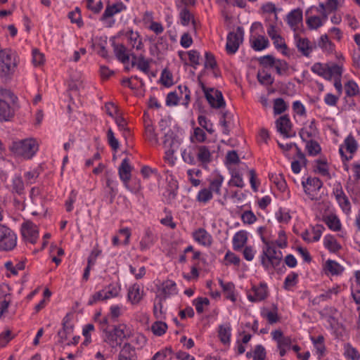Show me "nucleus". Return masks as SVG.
I'll use <instances>...</instances> for the list:
<instances>
[{"mask_svg":"<svg viewBox=\"0 0 360 360\" xmlns=\"http://www.w3.org/2000/svg\"><path fill=\"white\" fill-rule=\"evenodd\" d=\"M134 329L132 326L124 323L119 324L114 328L105 333L104 340L111 347L120 346L124 340H129Z\"/></svg>","mask_w":360,"mask_h":360,"instance_id":"obj_1","label":"nucleus"},{"mask_svg":"<svg viewBox=\"0 0 360 360\" xmlns=\"http://www.w3.org/2000/svg\"><path fill=\"white\" fill-rule=\"evenodd\" d=\"M262 266L268 271H272L278 268L282 260V253L278 251L269 243L265 242L260 255Z\"/></svg>","mask_w":360,"mask_h":360,"instance_id":"obj_2","label":"nucleus"},{"mask_svg":"<svg viewBox=\"0 0 360 360\" xmlns=\"http://www.w3.org/2000/svg\"><path fill=\"white\" fill-rule=\"evenodd\" d=\"M250 44L256 51H262L270 46L266 37L264 34V27L259 22H255L250 27Z\"/></svg>","mask_w":360,"mask_h":360,"instance_id":"obj_3","label":"nucleus"},{"mask_svg":"<svg viewBox=\"0 0 360 360\" xmlns=\"http://www.w3.org/2000/svg\"><path fill=\"white\" fill-rule=\"evenodd\" d=\"M17 66L16 53L10 49L0 50V77L7 79Z\"/></svg>","mask_w":360,"mask_h":360,"instance_id":"obj_4","label":"nucleus"},{"mask_svg":"<svg viewBox=\"0 0 360 360\" xmlns=\"http://www.w3.org/2000/svg\"><path fill=\"white\" fill-rule=\"evenodd\" d=\"M281 24V22H280ZM266 32L271 38L275 49L284 56L290 54L289 49L284 38L281 34V27L278 22H271L266 24Z\"/></svg>","mask_w":360,"mask_h":360,"instance_id":"obj_5","label":"nucleus"},{"mask_svg":"<svg viewBox=\"0 0 360 360\" xmlns=\"http://www.w3.org/2000/svg\"><path fill=\"white\" fill-rule=\"evenodd\" d=\"M311 71L325 79L331 80L333 78H340L342 74V66L336 64L328 65L316 63L311 67Z\"/></svg>","mask_w":360,"mask_h":360,"instance_id":"obj_6","label":"nucleus"},{"mask_svg":"<svg viewBox=\"0 0 360 360\" xmlns=\"http://www.w3.org/2000/svg\"><path fill=\"white\" fill-rule=\"evenodd\" d=\"M121 291V285L119 282H115L109 284L93 294L88 301L89 305H93L99 301H105L109 299L116 297L119 295Z\"/></svg>","mask_w":360,"mask_h":360,"instance_id":"obj_7","label":"nucleus"},{"mask_svg":"<svg viewBox=\"0 0 360 360\" xmlns=\"http://www.w3.org/2000/svg\"><path fill=\"white\" fill-rule=\"evenodd\" d=\"M180 145L179 141L173 136V133L169 130L165 136L163 147L165 148V160L170 165L175 164L176 158L174 155Z\"/></svg>","mask_w":360,"mask_h":360,"instance_id":"obj_8","label":"nucleus"},{"mask_svg":"<svg viewBox=\"0 0 360 360\" xmlns=\"http://www.w3.org/2000/svg\"><path fill=\"white\" fill-rule=\"evenodd\" d=\"M302 185L305 195L309 200H314L319 198V194L323 184L321 181L314 176L302 178Z\"/></svg>","mask_w":360,"mask_h":360,"instance_id":"obj_9","label":"nucleus"},{"mask_svg":"<svg viewBox=\"0 0 360 360\" xmlns=\"http://www.w3.org/2000/svg\"><path fill=\"white\" fill-rule=\"evenodd\" d=\"M127 9L126 6L121 1H117L112 4H108L104 13L101 17V21L106 27H111L115 23L113 16Z\"/></svg>","mask_w":360,"mask_h":360,"instance_id":"obj_10","label":"nucleus"},{"mask_svg":"<svg viewBox=\"0 0 360 360\" xmlns=\"http://www.w3.org/2000/svg\"><path fill=\"white\" fill-rule=\"evenodd\" d=\"M359 144L355 138L352 135H348L340 146L339 153L341 157L349 161L352 159L354 154L356 152Z\"/></svg>","mask_w":360,"mask_h":360,"instance_id":"obj_11","label":"nucleus"},{"mask_svg":"<svg viewBox=\"0 0 360 360\" xmlns=\"http://www.w3.org/2000/svg\"><path fill=\"white\" fill-rule=\"evenodd\" d=\"M243 31L240 27L229 33L226 44V51L228 54L233 55L237 52L240 45L243 41Z\"/></svg>","mask_w":360,"mask_h":360,"instance_id":"obj_12","label":"nucleus"},{"mask_svg":"<svg viewBox=\"0 0 360 360\" xmlns=\"http://www.w3.org/2000/svg\"><path fill=\"white\" fill-rule=\"evenodd\" d=\"M216 149L214 146H198L195 147V155L197 162H199L203 167H207L208 164L213 161Z\"/></svg>","mask_w":360,"mask_h":360,"instance_id":"obj_13","label":"nucleus"},{"mask_svg":"<svg viewBox=\"0 0 360 360\" xmlns=\"http://www.w3.org/2000/svg\"><path fill=\"white\" fill-rule=\"evenodd\" d=\"M269 295L268 286L265 283L254 284L247 292V297L250 302H259L267 298Z\"/></svg>","mask_w":360,"mask_h":360,"instance_id":"obj_14","label":"nucleus"},{"mask_svg":"<svg viewBox=\"0 0 360 360\" xmlns=\"http://www.w3.org/2000/svg\"><path fill=\"white\" fill-rule=\"evenodd\" d=\"M15 245V233L7 226L0 224V250H11Z\"/></svg>","mask_w":360,"mask_h":360,"instance_id":"obj_15","label":"nucleus"},{"mask_svg":"<svg viewBox=\"0 0 360 360\" xmlns=\"http://www.w3.org/2000/svg\"><path fill=\"white\" fill-rule=\"evenodd\" d=\"M206 99L210 105L214 108H220L225 105L222 94L214 88L202 87Z\"/></svg>","mask_w":360,"mask_h":360,"instance_id":"obj_16","label":"nucleus"},{"mask_svg":"<svg viewBox=\"0 0 360 360\" xmlns=\"http://www.w3.org/2000/svg\"><path fill=\"white\" fill-rule=\"evenodd\" d=\"M217 337L221 343L226 347H229L232 338V326L231 323L226 321L220 323L217 326Z\"/></svg>","mask_w":360,"mask_h":360,"instance_id":"obj_17","label":"nucleus"},{"mask_svg":"<svg viewBox=\"0 0 360 360\" xmlns=\"http://www.w3.org/2000/svg\"><path fill=\"white\" fill-rule=\"evenodd\" d=\"M178 56L185 65H191L196 68L200 65V55L196 50L179 51Z\"/></svg>","mask_w":360,"mask_h":360,"instance_id":"obj_18","label":"nucleus"},{"mask_svg":"<svg viewBox=\"0 0 360 360\" xmlns=\"http://www.w3.org/2000/svg\"><path fill=\"white\" fill-rule=\"evenodd\" d=\"M158 294L162 299H167L178 294V288L174 281L166 280L158 288Z\"/></svg>","mask_w":360,"mask_h":360,"instance_id":"obj_19","label":"nucleus"},{"mask_svg":"<svg viewBox=\"0 0 360 360\" xmlns=\"http://www.w3.org/2000/svg\"><path fill=\"white\" fill-rule=\"evenodd\" d=\"M193 239L198 245L209 248L213 243L212 235L204 228H198L192 233Z\"/></svg>","mask_w":360,"mask_h":360,"instance_id":"obj_20","label":"nucleus"},{"mask_svg":"<svg viewBox=\"0 0 360 360\" xmlns=\"http://www.w3.org/2000/svg\"><path fill=\"white\" fill-rule=\"evenodd\" d=\"M333 194L342 212L347 215L349 214L351 212V204L340 185H337L334 188Z\"/></svg>","mask_w":360,"mask_h":360,"instance_id":"obj_21","label":"nucleus"},{"mask_svg":"<svg viewBox=\"0 0 360 360\" xmlns=\"http://www.w3.org/2000/svg\"><path fill=\"white\" fill-rule=\"evenodd\" d=\"M323 231L324 227L322 225L317 224L303 231L301 237L307 243L317 242L320 240Z\"/></svg>","mask_w":360,"mask_h":360,"instance_id":"obj_22","label":"nucleus"},{"mask_svg":"<svg viewBox=\"0 0 360 360\" xmlns=\"http://www.w3.org/2000/svg\"><path fill=\"white\" fill-rule=\"evenodd\" d=\"M144 295L143 287L138 283L130 285L127 290V300L131 304H139Z\"/></svg>","mask_w":360,"mask_h":360,"instance_id":"obj_23","label":"nucleus"},{"mask_svg":"<svg viewBox=\"0 0 360 360\" xmlns=\"http://www.w3.org/2000/svg\"><path fill=\"white\" fill-rule=\"evenodd\" d=\"M277 131L284 138L290 137L293 135L291 129V122L289 117L286 115L281 116L276 122Z\"/></svg>","mask_w":360,"mask_h":360,"instance_id":"obj_24","label":"nucleus"},{"mask_svg":"<svg viewBox=\"0 0 360 360\" xmlns=\"http://www.w3.org/2000/svg\"><path fill=\"white\" fill-rule=\"evenodd\" d=\"M323 221L332 231L338 232L342 230V223L338 216L333 212L323 215Z\"/></svg>","mask_w":360,"mask_h":360,"instance_id":"obj_25","label":"nucleus"},{"mask_svg":"<svg viewBox=\"0 0 360 360\" xmlns=\"http://www.w3.org/2000/svg\"><path fill=\"white\" fill-rule=\"evenodd\" d=\"M241 168H231L229 170L231 175L230 179L227 182L229 187H237L242 188L245 186V182L243 179V173Z\"/></svg>","mask_w":360,"mask_h":360,"instance_id":"obj_26","label":"nucleus"},{"mask_svg":"<svg viewBox=\"0 0 360 360\" xmlns=\"http://www.w3.org/2000/svg\"><path fill=\"white\" fill-rule=\"evenodd\" d=\"M302 11L300 8L291 11L286 17L287 23L294 31L298 30L302 24Z\"/></svg>","mask_w":360,"mask_h":360,"instance_id":"obj_27","label":"nucleus"},{"mask_svg":"<svg viewBox=\"0 0 360 360\" xmlns=\"http://www.w3.org/2000/svg\"><path fill=\"white\" fill-rule=\"evenodd\" d=\"M147 339L146 336L136 330H134L129 340L124 345H129L131 348L136 349H142L146 344Z\"/></svg>","mask_w":360,"mask_h":360,"instance_id":"obj_28","label":"nucleus"},{"mask_svg":"<svg viewBox=\"0 0 360 360\" xmlns=\"http://www.w3.org/2000/svg\"><path fill=\"white\" fill-rule=\"evenodd\" d=\"M39 144L34 138L24 139V160L31 159L39 150Z\"/></svg>","mask_w":360,"mask_h":360,"instance_id":"obj_29","label":"nucleus"},{"mask_svg":"<svg viewBox=\"0 0 360 360\" xmlns=\"http://www.w3.org/2000/svg\"><path fill=\"white\" fill-rule=\"evenodd\" d=\"M249 233L245 230L237 231L233 236L232 244L233 250H241L248 242Z\"/></svg>","mask_w":360,"mask_h":360,"instance_id":"obj_30","label":"nucleus"},{"mask_svg":"<svg viewBox=\"0 0 360 360\" xmlns=\"http://www.w3.org/2000/svg\"><path fill=\"white\" fill-rule=\"evenodd\" d=\"M177 7L179 10V20L181 24L184 26H188L190 24H192L193 29L195 30L196 21L193 14L186 7H181L179 3H177Z\"/></svg>","mask_w":360,"mask_h":360,"instance_id":"obj_31","label":"nucleus"},{"mask_svg":"<svg viewBox=\"0 0 360 360\" xmlns=\"http://www.w3.org/2000/svg\"><path fill=\"white\" fill-rule=\"evenodd\" d=\"M224 181V177L219 172H214L210 176L209 188L212 192L220 195Z\"/></svg>","mask_w":360,"mask_h":360,"instance_id":"obj_32","label":"nucleus"},{"mask_svg":"<svg viewBox=\"0 0 360 360\" xmlns=\"http://www.w3.org/2000/svg\"><path fill=\"white\" fill-rule=\"evenodd\" d=\"M323 247L330 253H335L342 248V245L338 242L334 236L326 234L323 239Z\"/></svg>","mask_w":360,"mask_h":360,"instance_id":"obj_33","label":"nucleus"},{"mask_svg":"<svg viewBox=\"0 0 360 360\" xmlns=\"http://www.w3.org/2000/svg\"><path fill=\"white\" fill-rule=\"evenodd\" d=\"M323 270L327 274L338 276L344 271L345 268L336 261L328 259L323 264Z\"/></svg>","mask_w":360,"mask_h":360,"instance_id":"obj_34","label":"nucleus"},{"mask_svg":"<svg viewBox=\"0 0 360 360\" xmlns=\"http://www.w3.org/2000/svg\"><path fill=\"white\" fill-rule=\"evenodd\" d=\"M39 237V231L35 225L30 221L24 223V238L31 243H34Z\"/></svg>","mask_w":360,"mask_h":360,"instance_id":"obj_35","label":"nucleus"},{"mask_svg":"<svg viewBox=\"0 0 360 360\" xmlns=\"http://www.w3.org/2000/svg\"><path fill=\"white\" fill-rule=\"evenodd\" d=\"M225 164L228 170H230V167L236 168L237 166L238 168L241 169H245V165L240 162L238 154L234 150H231L227 153Z\"/></svg>","mask_w":360,"mask_h":360,"instance_id":"obj_36","label":"nucleus"},{"mask_svg":"<svg viewBox=\"0 0 360 360\" xmlns=\"http://www.w3.org/2000/svg\"><path fill=\"white\" fill-rule=\"evenodd\" d=\"M310 340L315 349L316 354L318 358H322L325 356L326 348L324 343V338L323 335H319L317 337L311 336Z\"/></svg>","mask_w":360,"mask_h":360,"instance_id":"obj_37","label":"nucleus"},{"mask_svg":"<svg viewBox=\"0 0 360 360\" xmlns=\"http://www.w3.org/2000/svg\"><path fill=\"white\" fill-rule=\"evenodd\" d=\"M327 20V15L323 14L322 16L310 15L307 18L306 23L309 29L316 30L323 26Z\"/></svg>","mask_w":360,"mask_h":360,"instance_id":"obj_38","label":"nucleus"},{"mask_svg":"<svg viewBox=\"0 0 360 360\" xmlns=\"http://www.w3.org/2000/svg\"><path fill=\"white\" fill-rule=\"evenodd\" d=\"M314 170L323 176L331 177L330 167L327 161L323 159H319L315 161Z\"/></svg>","mask_w":360,"mask_h":360,"instance_id":"obj_39","label":"nucleus"},{"mask_svg":"<svg viewBox=\"0 0 360 360\" xmlns=\"http://www.w3.org/2000/svg\"><path fill=\"white\" fill-rule=\"evenodd\" d=\"M118 360H137L134 348H131L129 345H123L118 355Z\"/></svg>","mask_w":360,"mask_h":360,"instance_id":"obj_40","label":"nucleus"},{"mask_svg":"<svg viewBox=\"0 0 360 360\" xmlns=\"http://www.w3.org/2000/svg\"><path fill=\"white\" fill-rule=\"evenodd\" d=\"M219 282L224 292L225 293L226 297L231 302H236L237 300V295L235 292L234 285L231 282L224 283L221 279H219Z\"/></svg>","mask_w":360,"mask_h":360,"instance_id":"obj_41","label":"nucleus"},{"mask_svg":"<svg viewBox=\"0 0 360 360\" xmlns=\"http://www.w3.org/2000/svg\"><path fill=\"white\" fill-rule=\"evenodd\" d=\"M181 157L185 162L192 165H195L197 163L195 147L188 146L182 150Z\"/></svg>","mask_w":360,"mask_h":360,"instance_id":"obj_42","label":"nucleus"},{"mask_svg":"<svg viewBox=\"0 0 360 360\" xmlns=\"http://www.w3.org/2000/svg\"><path fill=\"white\" fill-rule=\"evenodd\" d=\"M131 167L127 158L124 159L119 168V174L120 179L127 184L131 178Z\"/></svg>","mask_w":360,"mask_h":360,"instance_id":"obj_43","label":"nucleus"},{"mask_svg":"<svg viewBox=\"0 0 360 360\" xmlns=\"http://www.w3.org/2000/svg\"><path fill=\"white\" fill-rule=\"evenodd\" d=\"M134 66L144 73H148L150 71V60L143 56L135 57L133 60Z\"/></svg>","mask_w":360,"mask_h":360,"instance_id":"obj_44","label":"nucleus"},{"mask_svg":"<svg viewBox=\"0 0 360 360\" xmlns=\"http://www.w3.org/2000/svg\"><path fill=\"white\" fill-rule=\"evenodd\" d=\"M343 355L347 360H359L360 353L356 348L350 344H345L343 348Z\"/></svg>","mask_w":360,"mask_h":360,"instance_id":"obj_45","label":"nucleus"},{"mask_svg":"<svg viewBox=\"0 0 360 360\" xmlns=\"http://www.w3.org/2000/svg\"><path fill=\"white\" fill-rule=\"evenodd\" d=\"M13 115V110L6 101L0 98V121L8 120Z\"/></svg>","mask_w":360,"mask_h":360,"instance_id":"obj_46","label":"nucleus"},{"mask_svg":"<svg viewBox=\"0 0 360 360\" xmlns=\"http://www.w3.org/2000/svg\"><path fill=\"white\" fill-rule=\"evenodd\" d=\"M279 147L283 150L285 155L290 158L291 155L300 153L297 145L292 142L282 143L278 141Z\"/></svg>","mask_w":360,"mask_h":360,"instance_id":"obj_47","label":"nucleus"},{"mask_svg":"<svg viewBox=\"0 0 360 360\" xmlns=\"http://www.w3.org/2000/svg\"><path fill=\"white\" fill-rule=\"evenodd\" d=\"M295 42L297 49L305 56L311 52L309 41L306 38L298 37L295 35Z\"/></svg>","mask_w":360,"mask_h":360,"instance_id":"obj_48","label":"nucleus"},{"mask_svg":"<svg viewBox=\"0 0 360 360\" xmlns=\"http://www.w3.org/2000/svg\"><path fill=\"white\" fill-rule=\"evenodd\" d=\"M292 346V339L290 337L285 336L282 340H279L277 343V347L281 356L286 354L287 352Z\"/></svg>","mask_w":360,"mask_h":360,"instance_id":"obj_49","label":"nucleus"},{"mask_svg":"<svg viewBox=\"0 0 360 360\" xmlns=\"http://www.w3.org/2000/svg\"><path fill=\"white\" fill-rule=\"evenodd\" d=\"M276 220L281 224H288L291 219L292 216L290 214V210L286 208H280L275 214Z\"/></svg>","mask_w":360,"mask_h":360,"instance_id":"obj_50","label":"nucleus"},{"mask_svg":"<svg viewBox=\"0 0 360 360\" xmlns=\"http://www.w3.org/2000/svg\"><path fill=\"white\" fill-rule=\"evenodd\" d=\"M299 274L292 271L287 275L284 281V288L288 290H292L298 283Z\"/></svg>","mask_w":360,"mask_h":360,"instance_id":"obj_51","label":"nucleus"},{"mask_svg":"<svg viewBox=\"0 0 360 360\" xmlns=\"http://www.w3.org/2000/svg\"><path fill=\"white\" fill-rule=\"evenodd\" d=\"M114 51L117 58L122 63H127L129 60V55L127 49L122 44L115 45Z\"/></svg>","mask_w":360,"mask_h":360,"instance_id":"obj_52","label":"nucleus"},{"mask_svg":"<svg viewBox=\"0 0 360 360\" xmlns=\"http://www.w3.org/2000/svg\"><path fill=\"white\" fill-rule=\"evenodd\" d=\"M345 91L348 96H354L360 93L357 83L354 80H349L345 84Z\"/></svg>","mask_w":360,"mask_h":360,"instance_id":"obj_53","label":"nucleus"},{"mask_svg":"<svg viewBox=\"0 0 360 360\" xmlns=\"http://www.w3.org/2000/svg\"><path fill=\"white\" fill-rule=\"evenodd\" d=\"M262 10L264 13L274 14V22H278V13L282 11L281 8H277L276 5L271 2H267L262 5Z\"/></svg>","mask_w":360,"mask_h":360,"instance_id":"obj_54","label":"nucleus"},{"mask_svg":"<svg viewBox=\"0 0 360 360\" xmlns=\"http://www.w3.org/2000/svg\"><path fill=\"white\" fill-rule=\"evenodd\" d=\"M201 171L199 169L193 168L187 171V176L188 181L194 186H198L200 184V177L201 176Z\"/></svg>","mask_w":360,"mask_h":360,"instance_id":"obj_55","label":"nucleus"},{"mask_svg":"<svg viewBox=\"0 0 360 360\" xmlns=\"http://www.w3.org/2000/svg\"><path fill=\"white\" fill-rule=\"evenodd\" d=\"M213 198L212 192L208 188H201L196 196L197 200L202 204H206Z\"/></svg>","mask_w":360,"mask_h":360,"instance_id":"obj_56","label":"nucleus"},{"mask_svg":"<svg viewBox=\"0 0 360 360\" xmlns=\"http://www.w3.org/2000/svg\"><path fill=\"white\" fill-rule=\"evenodd\" d=\"M270 179L281 192L284 193L287 191L286 182L281 174H271Z\"/></svg>","mask_w":360,"mask_h":360,"instance_id":"obj_57","label":"nucleus"},{"mask_svg":"<svg viewBox=\"0 0 360 360\" xmlns=\"http://www.w3.org/2000/svg\"><path fill=\"white\" fill-rule=\"evenodd\" d=\"M167 330V325L162 321H157L151 326V330L156 336L164 335Z\"/></svg>","mask_w":360,"mask_h":360,"instance_id":"obj_58","label":"nucleus"},{"mask_svg":"<svg viewBox=\"0 0 360 360\" xmlns=\"http://www.w3.org/2000/svg\"><path fill=\"white\" fill-rule=\"evenodd\" d=\"M115 122L117 125L118 129L122 131L123 136L127 138L129 136L130 133L127 127V122L124 118L120 114L114 117Z\"/></svg>","mask_w":360,"mask_h":360,"instance_id":"obj_59","label":"nucleus"},{"mask_svg":"<svg viewBox=\"0 0 360 360\" xmlns=\"http://www.w3.org/2000/svg\"><path fill=\"white\" fill-rule=\"evenodd\" d=\"M129 44L137 50L142 49L143 44L139 35L136 32H131L128 37Z\"/></svg>","mask_w":360,"mask_h":360,"instance_id":"obj_60","label":"nucleus"},{"mask_svg":"<svg viewBox=\"0 0 360 360\" xmlns=\"http://www.w3.org/2000/svg\"><path fill=\"white\" fill-rule=\"evenodd\" d=\"M192 303L195 306L197 312L202 314L205 310V307L209 306L210 300L207 297H199L194 299Z\"/></svg>","mask_w":360,"mask_h":360,"instance_id":"obj_61","label":"nucleus"},{"mask_svg":"<svg viewBox=\"0 0 360 360\" xmlns=\"http://www.w3.org/2000/svg\"><path fill=\"white\" fill-rule=\"evenodd\" d=\"M86 7L94 13H98L103 8L101 0H85Z\"/></svg>","mask_w":360,"mask_h":360,"instance_id":"obj_62","label":"nucleus"},{"mask_svg":"<svg viewBox=\"0 0 360 360\" xmlns=\"http://www.w3.org/2000/svg\"><path fill=\"white\" fill-rule=\"evenodd\" d=\"M246 356L248 357L252 356L254 360H264L266 357V351L263 346L259 345L255 347L252 354L248 352Z\"/></svg>","mask_w":360,"mask_h":360,"instance_id":"obj_63","label":"nucleus"},{"mask_svg":"<svg viewBox=\"0 0 360 360\" xmlns=\"http://www.w3.org/2000/svg\"><path fill=\"white\" fill-rule=\"evenodd\" d=\"M172 352L170 349H164L158 352L151 360H172Z\"/></svg>","mask_w":360,"mask_h":360,"instance_id":"obj_64","label":"nucleus"}]
</instances>
